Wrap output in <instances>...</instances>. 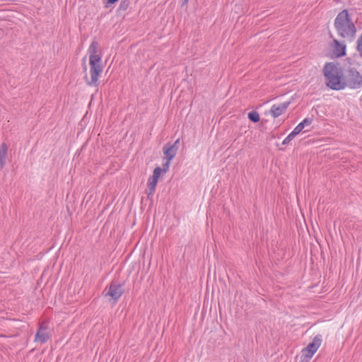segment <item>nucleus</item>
Returning <instances> with one entry per match:
<instances>
[{
    "label": "nucleus",
    "mask_w": 362,
    "mask_h": 362,
    "mask_svg": "<svg viewBox=\"0 0 362 362\" xmlns=\"http://www.w3.org/2000/svg\"><path fill=\"white\" fill-rule=\"evenodd\" d=\"M334 26L338 36L344 40L352 42L356 38V28L346 9L337 14Z\"/></svg>",
    "instance_id": "1"
},
{
    "label": "nucleus",
    "mask_w": 362,
    "mask_h": 362,
    "mask_svg": "<svg viewBox=\"0 0 362 362\" xmlns=\"http://www.w3.org/2000/svg\"><path fill=\"white\" fill-rule=\"evenodd\" d=\"M326 85L332 90L344 88V72L334 63H327L323 69Z\"/></svg>",
    "instance_id": "2"
},
{
    "label": "nucleus",
    "mask_w": 362,
    "mask_h": 362,
    "mask_svg": "<svg viewBox=\"0 0 362 362\" xmlns=\"http://www.w3.org/2000/svg\"><path fill=\"white\" fill-rule=\"evenodd\" d=\"M344 88L357 89L362 86V76L353 67H349L344 72Z\"/></svg>",
    "instance_id": "3"
},
{
    "label": "nucleus",
    "mask_w": 362,
    "mask_h": 362,
    "mask_svg": "<svg viewBox=\"0 0 362 362\" xmlns=\"http://www.w3.org/2000/svg\"><path fill=\"white\" fill-rule=\"evenodd\" d=\"M89 64L90 80H89L87 76H85L86 84L88 86H98V76L103 70L101 61H95L91 59V61H89Z\"/></svg>",
    "instance_id": "4"
},
{
    "label": "nucleus",
    "mask_w": 362,
    "mask_h": 362,
    "mask_svg": "<svg viewBox=\"0 0 362 362\" xmlns=\"http://www.w3.org/2000/svg\"><path fill=\"white\" fill-rule=\"evenodd\" d=\"M124 284L119 283L117 281H112L110 286L106 288V297H110L114 301H117L124 293Z\"/></svg>",
    "instance_id": "5"
},
{
    "label": "nucleus",
    "mask_w": 362,
    "mask_h": 362,
    "mask_svg": "<svg viewBox=\"0 0 362 362\" xmlns=\"http://www.w3.org/2000/svg\"><path fill=\"white\" fill-rule=\"evenodd\" d=\"M48 324L45 322L39 324L34 341L40 344L46 343L50 338Z\"/></svg>",
    "instance_id": "6"
},
{
    "label": "nucleus",
    "mask_w": 362,
    "mask_h": 362,
    "mask_svg": "<svg viewBox=\"0 0 362 362\" xmlns=\"http://www.w3.org/2000/svg\"><path fill=\"white\" fill-rule=\"evenodd\" d=\"M330 47L336 57H341L346 55V46L344 42H340L334 38L333 42L330 44Z\"/></svg>",
    "instance_id": "7"
},
{
    "label": "nucleus",
    "mask_w": 362,
    "mask_h": 362,
    "mask_svg": "<svg viewBox=\"0 0 362 362\" xmlns=\"http://www.w3.org/2000/svg\"><path fill=\"white\" fill-rule=\"evenodd\" d=\"M99 44L97 41H93L88 47V52L89 53V61H102V56L98 54Z\"/></svg>",
    "instance_id": "8"
},
{
    "label": "nucleus",
    "mask_w": 362,
    "mask_h": 362,
    "mask_svg": "<svg viewBox=\"0 0 362 362\" xmlns=\"http://www.w3.org/2000/svg\"><path fill=\"white\" fill-rule=\"evenodd\" d=\"M290 102H284L281 104H274L270 109V113L274 118L278 117L281 115L288 108Z\"/></svg>",
    "instance_id": "9"
},
{
    "label": "nucleus",
    "mask_w": 362,
    "mask_h": 362,
    "mask_svg": "<svg viewBox=\"0 0 362 362\" xmlns=\"http://www.w3.org/2000/svg\"><path fill=\"white\" fill-rule=\"evenodd\" d=\"M163 153L165 159L173 160L177 154L175 147L170 146V144H166L163 148Z\"/></svg>",
    "instance_id": "10"
},
{
    "label": "nucleus",
    "mask_w": 362,
    "mask_h": 362,
    "mask_svg": "<svg viewBox=\"0 0 362 362\" xmlns=\"http://www.w3.org/2000/svg\"><path fill=\"white\" fill-rule=\"evenodd\" d=\"M8 152V146L6 143L0 146V169H3L5 164Z\"/></svg>",
    "instance_id": "11"
},
{
    "label": "nucleus",
    "mask_w": 362,
    "mask_h": 362,
    "mask_svg": "<svg viewBox=\"0 0 362 362\" xmlns=\"http://www.w3.org/2000/svg\"><path fill=\"white\" fill-rule=\"evenodd\" d=\"M322 343V337L321 335H316L313 341L308 344V346L305 347L310 350H312L314 352H316L318 348L320 347V344Z\"/></svg>",
    "instance_id": "12"
},
{
    "label": "nucleus",
    "mask_w": 362,
    "mask_h": 362,
    "mask_svg": "<svg viewBox=\"0 0 362 362\" xmlns=\"http://www.w3.org/2000/svg\"><path fill=\"white\" fill-rule=\"evenodd\" d=\"M313 121L312 117H306L294 128V130L300 134L305 127L310 126Z\"/></svg>",
    "instance_id": "13"
},
{
    "label": "nucleus",
    "mask_w": 362,
    "mask_h": 362,
    "mask_svg": "<svg viewBox=\"0 0 362 362\" xmlns=\"http://www.w3.org/2000/svg\"><path fill=\"white\" fill-rule=\"evenodd\" d=\"M158 179H155L154 177H152L151 176L149 177L148 180V188L150 191V192L148 194V197H149L151 194H153L156 189V187L158 183Z\"/></svg>",
    "instance_id": "14"
},
{
    "label": "nucleus",
    "mask_w": 362,
    "mask_h": 362,
    "mask_svg": "<svg viewBox=\"0 0 362 362\" xmlns=\"http://www.w3.org/2000/svg\"><path fill=\"white\" fill-rule=\"evenodd\" d=\"M248 118L253 122H258L260 119L259 114L257 111H252L249 112Z\"/></svg>",
    "instance_id": "15"
},
{
    "label": "nucleus",
    "mask_w": 362,
    "mask_h": 362,
    "mask_svg": "<svg viewBox=\"0 0 362 362\" xmlns=\"http://www.w3.org/2000/svg\"><path fill=\"white\" fill-rule=\"evenodd\" d=\"M315 352L313 351L312 350H310L307 348H304L302 350V355L305 358H311L315 354Z\"/></svg>",
    "instance_id": "16"
},
{
    "label": "nucleus",
    "mask_w": 362,
    "mask_h": 362,
    "mask_svg": "<svg viewBox=\"0 0 362 362\" xmlns=\"http://www.w3.org/2000/svg\"><path fill=\"white\" fill-rule=\"evenodd\" d=\"M162 172V169L160 167H156L154 170H153V175L151 176L152 177H154L155 179H158L159 178L160 175V173Z\"/></svg>",
    "instance_id": "17"
},
{
    "label": "nucleus",
    "mask_w": 362,
    "mask_h": 362,
    "mask_svg": "<svg viewBox=\"0 0 362 362\" xmlns=\"http://www.w3.org/2000/svg\"><path fill=\"white\" fill-rule=\"evenodd\" d=\"M129 1L128 0L122 1L120 2L119 8V10L125 11L129 7Z\"/></svg>",
    "instance_id": "18"
},
{
    "label": "nucleus",
    "mask_w": 362,
    "mask_h": 362,
    "mask_svg": "<svg viewBox=\"0 0 362 362\" xmlns=\"http://www.w3.org/2000/svg\"><path fill=\"white\" fill-rule=\"evenodd\" d=\"M171 160H172L166 159V162L163 164V168H161L162 171H163L164 173L168 171Z\"/></svg>",
    "instance_id": "19"
},
{
    "label": "nucleus",
    "mask_w": 362,
    "mask_h": 362,
    "mask_svg": "<svg viewBox=\"0 0 362 362\" xmlns=\"http://www.w3.org/2000/svg\"><path fill=\"white\" fill-rule=\"evenodd\" d=\"M298 134L293 129L287 136L288 140L291 141Z\"/></svg>",
    "instance_id": "20"
},
{
    "label": "nucleus",
    "mask_w": 362,
    "mask_h": 362,
    "mask_svg": "<svg viewBox=\"0 0 362 362\" xmlns=\"http://www.w3.org/2000/svg\"><path fill=\"white\" fill-rule=\"evenodd\" d=\"M179 144H180V139H177L173 144H170V146H174L176 148V151L178 150V146H179Z\"/></svg>",
    "instance_id": "21"
},
{
    "label": "nucleus",
    "mask_w": 362,
    "mask_h": 362,
    "mask_svg": "<svg viewBox=\"0 0 362 362\" xmlns=\"http://www.w3.org/2000/svg\"><path fill=\"white\" fill-rule=\"evenodd\" d=\"M291 141L290 140H288V138H285L282 142V144L283 145H287L288 144H289Z\"/></svg>",
    "instance_id": "22"
},
{
    "label": "nucleus",
    "mask_w": 362,
    "mask_h": 362,
    "mask_svg": "<svg viewBox=\"0 0 362 362\" xmlns=\"http://www.w3.org/2000/svg\"><path fill=\"white\" fill-rule=\"evenodd\" d=\"M182 6H185L188 3L189 0H180Z\"/></svg>",
    "instance_id": "23"
},
{
    "label": "nucleus",
    "mask_w": 362,
    "mask_h": 362,
    "mask_svg": "<svg viewBox=\"0 0 362 362\" xmlns=\"http://www.w3.org/2000/svg\"><path fill=\"white\" fill-rule=\"evenodd\" d=\"M118 0H107V2L109 4H114L115 2H117Z\"/></svg>",
    "instance_id": "24"
},
{
    "label": "nucleus",
    "mask_w": 362,
    "mask_h": 362,
    "mask_svg": "<svg viewBox=\"0 0 362 362\" xmlns=\"http://www.w3.org/2000/svg\"><path fill=\"white\" fill-rule=\"evenodd\" d=\"M84 70H86V65H84Z\"/></svg>",
    "instance_id": "25"
}]
</instances>
